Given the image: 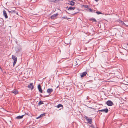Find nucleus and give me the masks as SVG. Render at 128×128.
I'll list each match as a JSON object with an SVG mask.
<instances>
[{
	"label": "nucleus",
	"mask_w": 128,
	"mask_h": 128,
	"mask_svg": "<svg viewBox=\"0 0 128 128\" xmlns=\"http://www.w3.org/2000/svg\"><path fill=\"white\" fill-rule=\"evenodd\" d=\"M12 59L14 60L13 65V66H14L17 60V58L14 55H12Z\"/></svg>",
	"instance_id": "f257e3e1"
},
{
	"label": "nucleus",
	"mask_w": 128,
	"mask_h": 128,
	"mask_svg": "<svg viewBox=\"0 0 128 128\" xmlns=\"http://www.w3.org/2000/svg\"><path fill=\"white\" fill-rule=\"evenodd\" d=\"M106 104L108 106H112L113 104V102L111 100H108L106 102Z\"/></svg>",
	"instance_id": "f03ea898"
},
{
	"label": "nucleus",
	"mask_w": 128,
	"mask_h": 128,
	"mask_svg": "<svg viewBox=\"0 0 128 128\" xmlns=\"http://www.w3.org/2000/svg\"><path fill=\"white\" fill-rule=\"evenodd\" d=\"M33 83H31L28 85V87L29 88H30L32 90L34 88V86H33Z\"/></svg>",
	"instance_id": "7ed1b4c3"
},
{
	"label": "nucleus",
	"mask_w": 128,
	"mask_h": 128,
	"mask_svg": "<svg viewBox=\"0 0 128 128\" xmlns=\"http://www.w3.org/2000/svg\"><path fill=\"white\" fill-rule=\"evenodd\" d=\"M53 91V90L52 88H48L47 90V92L48 94L49 95L51 94V93Z\"/></svg>",
	"instance_id": "20e7f679"
},
{
	"label": "nucleus",
	"mask_w": 128,
	"mask_h": 128,
	"mask_svg": "<svg viewBox=\"0 0 128 128\" xmlns=\"http://www.w3.org/2000/svg\"><path fill=\"white\" fill-rule=\"evenodd\" d=\"M108 109L107 108H104V109L101 110H99L98 111L101 112H104L105 113H108Z\"/></svg>",
	"instance_id": "39448f33"
},
{
	"label": "nucleus",
	"mask_w": 128,
	"mask_h": 128,
	"mask_svg": "<svg viewBox=\"0 0 128 128\" xmlns=\"http://www.w3.org/2000/svg\"><path fill=\"white\" fill-rule=\"evenodd\" d=\"M68 2H69L68 3V4L72 6H73L74 5L75 2H74L70 0H68Z\"/></svg>",
	"instance_id": "423d86ee"
},
{
	"label": "nucleus",
	"mask_w": 128,
	"mask_h": 128,
	"mask_svg": "<svg viewBox=\"0 0 128 128\" xmlns=\"http://www.w3.org/2000/svg\"><path fill=\"white\" fill-rule=\"evenodd\" d=\"M58 13L54 14L50 18L51 19H54L56 18V16H58Z\"/></svg>",
	"instance_id": "0eeeda50"
},
{
	"label": "nucleus",
	"mask_w": 128,
	"mask_h": 128,
	"mask_svg": "<svg viewBox=\"0 0 128 128\" xmlns=\"http://www.w3.org/2000/svg\"><path fill=\"white\" fill-rule=\"evenodd\" d=\"M38 88L39 90V91L41 93H42V91L41 87V86L40 84H39L38 85Z\"/></svg>",
	"instance_id": "6e6552de"
},
{
	"label": "nucleus",
	"mask_w": 128,
	"mask_h": 128,
	"mask_svg": "<svg viewBox=\"0 0 128 128\" xmlns=\"http://www.w3.org/2000/svg\"><path fill=\"white\" fill-rule=\"evenodd\" d=\"M3 15L6 18H8V16L6 13L5 10H3Z\"/></svg>",
	"instance_id": "1a4fd4ad"
},
{
	"label": "nucleus",
	"mask_w": 128,
	"mask_h": 128,
	"mask_svg": "<svg viewBox=\"0 0 128 128\" xmlns=\"http://www.w3.org/2000/svg\"><path fill=\"white\" fill-rule=\"evenodd\" d=\"M87 72H84L82 73L80 75V76L81 77H83L84 76L87 74Z\"/></svg>",
	"instance_id": "9d476101"
},
{
	"label": "nucleus",
	"mask_w": 128,
	"mask_h": 128,
	"mask_svg": "<svg viewBox=\"0 0 128 128\" xmlns=\"http://www.w3.org/2000/svg\"><path fill=\"white\" fill-rule=\"evenodd\" d=\"M86 120L88 123H89L90 124H91L92 121V119L88 118Z\"/></svg>",
	"instance_id": "9b49d317"
},
{
	"label": "nucleus",
	"mask_w": 128,
	"mask_h": 128,
	"mask_svg": "<svg viewBox=\"0 0 128 128\" xmlns=\"http://www.w3.org/2000/svg\"><path fill=\"white\" fill-rule=\"evenodd\" d=\"M24 115H23L21 116H18L16 117V119H22L23 118V117L24 116Z\"/></svg>",
	"instance_id": "f8f14e48"
},
{
	"label": "nucleus",
	"mask_w": 128,
	"mask_h": 128,
	"mask_svg": "<svg viewBox=\"0 0 128 128\" xmlns=\"http://www.w3.org/2000/svg\"><path fill=\"white\" fill-rule=\"evenodd\" d=\"M59 0H48L49 2L50 3H54L58 1Z\"/></svg>",
	"instance_id": "ddd939ff"
},
{
	"label": "nucleus",
	"mask_w": 128,
	"mask_h": 128,
	"mask_svg": "<svg viewBox=\"0 0 128 128\" xmlns=\"http://www.w3.org/2000/svg\"><path fill=\"white\" fill-rule=\"evenodd\" d=\"M40 96H42V97L43 98H45L46 97H47L49 96V95H47V94H43V95L42 96L41 94L40 95Z\"/></svg>",
	"instance_id": "4468645a"
},
{
	"label": "nucleus",
	"mask_w": 128,
	"mask_h": 128,
	"mask_svg": "<svg viewBox=\"0 0 128 128\" xmlns=\"http://www.w3.org/2000/svg\"><path fill=\"white\" fill-rule=\"evenodd\" d=\"M56 107L58 108H59L60 107H62L61 108L62 109H63L64 108H63V106L61 104H58L56 106Z\"/></svg>",
	"instance_id": "2eb2a0df"
},
{
	"label": "nucleus",
	"mask_w": 128,
	"mask_h": 128,
	"mask_svg": "<svg viewBox=\"0 0 128 128\" xmlns=\"http://www.w3.org/2000/svg\"><path fill=\"white\" fill-rule=\"evenodd\" d=\"M88 20H90V21H91L92 20L94 22H97L95 18H89Z\"/></svg>",
	"instance_id": "dca6fc26"
},
{
	"label": "nucleus",
	"mask_w": 128,
	"mask_h": 128,
	"mask_svg": "<svg viewBox=\"0 0 128 128\" xmlns=\"http://www.w3.org/2000/svg\"><path fill=\"white\" fill-rule=\"evenodd\" d=\"M12 92L15 95H16L18 94V90H15L14 91H12Z\"/></svg>",
	"instance_id": "f3484780"
},
{
	"label": "nucleus",
	"mask_w": 128,
	"mask_h": 128,
	"mask_svg": "<svg viewBox=\"0 0 128 128\" xmlns=\"http://www.w3.org/2000/svg\"><path fill=\"white\" fill-rule=\"evenodd\" d=\"M75 8H76L75 7H73L72 6H70L68 8V10H74V9Z\"/></svg>",
	"instance_id": "a211bd4d"
},
{
	"label": "nucleus",
	"mask_w": 128,
	"mask_h": 128,
	"mask_svg": "<svg viewBox=\"0 0 128 128\" xmlns=\"http://www.w3.org/2000/svg\"><path fill=\"white\" fill-rule=\"evenodd\" d=\"M15 51L16 52H18L20 51V48L16 46L15 48Z\"/></svg>",
	"instance_id": "6ab92c4d"
},
{
	"label": "nucleus",
	"mask_w": 128,
	"mask_h": 128,
	"mask_svg": "<svg viewBox=\"0 0 128 128\" xmlns=\"http://www.w3.org/2000/svg\"><path fill=\"white\" fill-rule=\"evenodd\" d=\"M45 114H45V113H44V114H41L39 116H38V117H37L36 118L37 119H38V118H40L41 117H42V116H43L44 115L45 116Z\"/></svg>",
	"instance_id": "aec40b11"
},
{
	"label": "nucleus",
	"mask_w": 128,
	"mask_h": 128,
	"mask_svg": "<svg viewBox=\"0 0 128 128\" xmlns=\"http://www.w3.org/2000/svg\"><path fill=\"white\" fill-rule=\"evenodd\" d=\"M44 104V103L41 100H40L38 102V106H40L41 104Z\"/></svg>",
	"instance_id": "412c9836"
},
{
	"label": "nucleus",
	"mask_w": 128,
	"mask_h": 128,
	"mask_svg": "<svg viewBox=\"0 0 128 128\" xmlns=\"http://www.w3.org/2000/svg\"><path fill=\"white\" fill-rule=\"evenodd\" d=\"M79 12H75L74 13H73V14L69 13H68V14H72V15H74L75 14H77Z\"/></svg>",
	"instance_id": "4be33fe9"
},
{
	"label": "nucleus",
	"mask_w": 128,
	"mask_h": 128,
	"mask_svg": "<svg viewBox=\"0 0 128 128\" xmlns=\"http://www.w3.org/2000/svg\"><path fill=\"white\" fill-rule=\"evenodd\" d=\"M96 13L98 14H102V13L98 11H97L96 12Z\"/></svg>",
	"instance_id": "5701e85b"
},
{
	"label": "nucleus",
	"mask_w": 128,
	"mask_h": 128,
	"mask_svg": "<svg viewBox=\"0 0 128 128\" xmlns=\"http://www.w3.org/2000/svg\"><path fill=\"white\" fill-rule=\"evenodd\" d=\"M84 6V7H85L86 8H89L88 6V5H83V6Z\"/></svg>",
	"instance_id": "b1692460"
},
{
	"label": "nucleus",
	"mask_w": 128,
	"mask_h": 128,
	"mask_svg": "<svg viewBox=\"0 0 128 128\" xmlns=\"http://www.w3.org/2000/svg\"><path fill=\"white\" fill-rule=\"evenodd\" d=\"M13 14L18 15V12L15 10V12H13Z\"/></svg>",
	"instance_id": "393cba45"
},
{
	"label": "nucleus",
	"mask_w": 128,
	"mask_h": 128,
	"mask_svg": "<svg viewBox=\"0 0 128 128\" xmlns=\"http://www.w3.org/2000/svg\"><path fill=\"white\" fill-rule=\"evenodd\" d=\"M88 9H89V11L90 12H92V10L90 8H89Z\"/></svg>",
	"instance_id": "a878e982"
},
{
	"label": "nucleus",
	"mask_w": 128,
	"mask_h": 128,
	"mask_svg": "<svg viewBox=\"0 0 128 128\" xmlns=\"http://www.w3.org/2000/svg\"><path fill=\"white\" fill-rule=\"evenodd\" d=\"M62 18H65V19H66L67 20H68V19H69V18H67L66 16H64V17H62Z\"/></svg>",
	"instance_id": "bb28decb"
},
{
	"label": "nucleus",
	"mask_w": 128,
	"mask_h": 128,
	"mask_svg": "<svg viewBox=\"0 0 128 128\" xmlns=\"http://www.w3.org/2000/svg\"><path fill=\"white\" fill-rule=\"evenodd\" d=\"M79 61V60H76V65H78V63H77V62L78 61Z\"/></svg>",
	"instance_id": "cd10ccee"
},
{
	"label": "nucleus",
	"mask_w": 128,
	"mask_h": 128,
	"mask_svg": "<svg viewBox=\"0 0 128 128\" xmlns=\"http://www.w3.org/2000/svg\"><path fill=\"white\" fill-rule=\"evenodd\" d=\"M9 12L10 14V16L11 14H13V13L11 10H10V11H9Z\"/></svg>",
	"instance_id": "c85d7f7f"
},
{
	"label": "nucleus",
	"mask_w": 128,
	"mask_h": 128,
	"mask_svg": "<svg viewBox=\"0 0 128 128\" xmlns=\"http://www.w3.org/2000/svg\"><path fill=\"white\" fill-rule=\"evenodd\" d=\"M85 118L86 120H87V119L88 118V117L86 116H85Z\"/></svg>",
	"instance_id": "c756f323"
},
{
	"label": "nucleus",
	"mask_w": 128,
	"mask_h": 128,
	"mask_svg": "<svg viewBox=\"0 0 128 128\" xmlns=\"http://www.w3.org/2000/svg\"><path fill=\"white\" fill-rule=\"evenodd\" d=\"M91 12H93L94 13H96V12H95V10H92V11Z\"/></svg>",
	"instance_id": "7c9ffc66"
},
{
	"label": "nucleus",
	"mask_w": 128,
	"mask_h": 128,
	"mask_svg": "<svg viewBox=\"0 0 128 128\" xmlns=\"http://www.w3.org/2000/svg\"><path fill=\"white\" fill-rule=\"evenodd\" d=\"M42 93H43V94H46V92H42Z\"/></svg>",
	"instance_id": "2f4dec72"
},
{
	"label": "nucleus",
	"mask_w": 128,
	"mask_h": 128,
	"mask_svg": "<svg viewBox=\"0 0 128 128\" xmlns=\"http://www.w3.org/2000/svg\"><path fill=\"white\" fill-rule=\"evenodd\" d=\"M91 126L92 127V128H94V126L93 125H92H92H91Z\"/></svg>",
	"instance_id": "473e14b6"
},
{
	"label": "nucleus",
	"mask_w": 128,
	"mask_h": 128,
	"mask_svg": "<svg viewBox=\"0 0 128 128\" xmlns=\"http://www.w3.org/2000/svg\"><path fill=\"white\" fill-rule=\"evenodd\" d=\"M11 11L12 12V13H13V12H15V10H11Z\"/></svg>",
	"instance_id": "72a5a7b5"
},
{
	"label": "nucleus",
	"mask_w": 128,
	"mask_h": 128,
	"mask_svg": "<svg viewBox=\"0 0 128 128\" xmlns=\"http://www.w3.org/2000/svg\"><path fill=\"white\" fill-rule=\"evenodd\" d=\"M6 10H7L8 12H9V11H10V10H8L6 8Z\"/></svg>",
	"instance_id": "f704fd0d"
},
{
	"label": "nucleus",
	"mask_w": 128,
	"mask_h": 128,
	"mask_svg": "<svg viewBox=\"0 0 128 128\" xmlns=\"http://www.w3.org/2000/svg\"><path fill=\"white\" fill-rule=\"evenodd\" d=\"M95 0L96 2H98V0Z\"/></svg>",
	"instance_id": "c9c22d12"
},
{
	"label": "nucleus",
	"mask_w": 128,
	"mask_h": 128,
	"mask_svg": "<svg viewBox=\"0 0 128 128\" xmlns=\"http://www.w3.org/2000/svg\"><path fill=\"white\" fill-rule=\"evenodd\" d=\"M26 114V113H25V114Z\"/></svg>",
	"instance_id": "e433bc0d"
}]
</instances>
